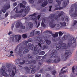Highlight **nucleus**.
<instances>
[{
    "label": "nucleus",
    "instance_id": "f257e3e1",
    "mask_svg": "<svg viewBox=\"0 0 77 77\" xmlns=\"http://www.w3.org/2000/svg\"><path fill=\"white\" fill-rule=\"evenodd\" d=\"M6 70V67L3 66L0 69V72H2V75L4 77H14L15 75V73L14 71V70H13L12 72V74H9L8 75V74L6 72H5V70Z\"/></svg>",
    "mask_w": 77,
    "mask_h": 77
},
{
    "label": "nucleus",
    "instance_id": "f03ea898",
    "mask_svg": "<svg viewBox=\"0 0 77 77\" xmlns=\"http://www.w3.org/2000/svg\"><path fill=\"white\" fill-rule=\"evenodd\" d=\"M75 38L73 37H69L68 39V43L67 44V46L69 47H75L76 46V41Z\"/></svg>",
    "mask_w": 77,
    "mask_h": 77
},
{
    "label": "nucleus",
    "instance_id": "7ed1b4c3",
    "mask_svg": "<svg viewBox=\"0 0 77 77\" xmlns=\"http://www.w3.org/2000/svg\"><path fill=\"white\" fill-rule=\"evenodd\" d=\"M57 50H60V49H66V44L65 43H63L60 45L58 44L56 47Z\"/></svg>",
    "mask_w": 77,
    "mask_h": 77
},
{
    "label": "nucleus",
    "instance_id": "20e7f679",
    "mask_svg": "<svg viewBox=\"0 0 77 77\" xmlns=\"http://www.w3.org/2000/svg\"><path fill=\"white\" fill-rule=\"evenodd\" d=\"M36 15V13H34L33 14L31 15H29V17H30V20H32V21H35V24H36V26H37V28H38L39 26H40V23L39 22L38 23V24L37 22V21H36V19L35 18H33V16H35Z\"/></svg>",
    "mask_w": 77,
    "mask_h": 77
},
{
    "label": "nucleus",
    "instance_id": "39448f33",
    "mask_svg": "<svg viewBox=\"0 0 77 77\" xmlns=\"http://www.w3.org/2000/svg\"><path fill=\"white\" fill-rule=\"evenodd\" d=\"M56 2H57L58 5H55V7L56 8L54 9V11H56L57 10H61L63 9V7H60V4H61V2L60 0H56Z\"/></svg>",
    "mask_w": 77,
    "mask_h": 77
},
{
    "label": "nucleus",
    "instance_id": "423d86ee",
    "mask_svg": "<svg viewBox=\"0 0 77 77\" xmlns=\"http://www.w3.org/2000/svg\"><path fill=\"white\" fill-rule=\"evenodd\" d=\"M29 67L30 69H32L31 73H32V74H34V73H35L36 69H35V68H36V65L34 64H31L29 66Z\"/></svg>",
    "mask_w": 77,
    "mask_h": 77
},
{
    "label": "nucleus",
    "instance_id": "0eeeda50",
    "mask_svg": "<svg viewBox=\"0 0 77 77\" xmlns=\"http://www.w3.org/2000/svg\"><path fill=\"white\" fill-rule=\"evenodd\" d=\"M3 8L4 9L2 8V9L1 11L3 13H5L6 12V10L10 8V5L9 4L8 5L5 4V5L3 6Z\"/></svg>",
    "mask_w": 77,
    "mask_h": 77
},
{
    "label": "nucleus",
    "instance_id": "6e6552de",
    "mask_svg": "<svg viewBox=\"0 0 77 77\" xmlns=\"http://www.w3.org/2000/svg\"><path fill=\"white\" fill-rule=\"evenodd\" d=\"M20 26L22 29H25V26L23 25L22 24L20 23V22H17L16 24V28H19Z\"/></svg>",
    "mask_w": 77,
    "mask_h": 77
},
{
    "label": "nucleus",
    "instance_id": "1a4fd4ad",
    "mask_svg": "<svg viewBox=\"0 0 77 77\" xmlns=\"http://www.w3.org/2000/svg\"><path fill=\"white\" fill-rule=\"evenodd\" d=\"M56 51L55 50H53L51 52V54L50 56L52 57L53 58H56L57 57L56 54Z\"/></svg>",
    "mask_w": 77,
    "mask_h": 77
},
{
    "label": "nucleus",
    "instance_id": "9d476101",
    "mask_svg": "<svg viewBox=\"0 0 77 77\" xmlns=\"http://www.w3.org/2000/svg\"><path fill=\"white\" fill-rule=\"evenodd\" d=\"M72 54V53H71V52H69V51L68 50H66L65 54H64V56H65L66 59H67V57H68L69 56L71 55Z\"/></svg>",
    "mask_w": 77,
    "mask_h": 77
},
{
    "label": "nucleus",
    "instance_id": "9b49d317",
    "mask_svg": "<svg viewBox=\"0 0 77 77\" xmlns=\"http://www.w3.org/2000/svg\"><path fill=\"white\" fill-rule=\"evenodd\" d=\"M54 19H52L49 23V25L51 28H54L56 26V24H54Z\"/></svg>",
    "mask_w": 77,
    "mask_h": 77
},
{
    "label": "nucleus",
    "instance_id": "f8f14e48",
    "mask_svg": "<svg viewBox=\"0 0 77 77\" xmlns=\"http://www.w3.org/2000/svg\"><path fill=\"white\" fill-rule=\"evenodd\" d=\"M14 37L16 39V42H19L20 40L21 39V35H15L14 36Z\"/></svg>",
    "mask_w": 77,
    "mask_h": 77
},
{
    "label": "nucleus",
    "instance_id": "ddd939ff",
    "mask_svg": "<svg viewBox=\"0 0 77 77\" xmlns=\"http://www.w3.org/2000/svg\"><path fill=\"white\" fill-rule=\"evenodd\" d=\"M57 57H56L57 58V59H55L54 60H52V63H59V62L60 61V57H58V56H57Z\"/></svg>",
    "mask_w": 77,
    "mask_h": 77
},
{
    "label": "nucleus",
    "instance_id": "4468645a",
    "mask_svg": "<svg viewBox=\"0 0 77 77\" xmlns=\"http://www.w3.org/2000/svg\"><path fill=\"white\" fill-rule=\"evenodd\" d=\"M26 62H28L27 64H29V63H35L36 61L35 60H33L32 61H31L29 60V59H28L26 60Z\"/></svg>",
    "mask_w": 77,
    "mask_h": 77
},
{
    "label": "nucleus",
    "instance_id": "2eb2a0df",
    "mask_svg": "<svg viewBox=\"0 0 77 77\" xmlns=\"http://www.w3.org/2000/svg\"><path fill=\"white\" fill-rule=\"evenodd\" d=\"M28 49H31L32 50H33V48H34V45H32L30 43H29L28 45Z\"/></svg>",
    "mask_w": 77,
    "mask_h": 77
},
{
    "label": "nucleus",
    "instance_id": "dca6fc26",
    "mask_svg": "<svg viewBox=\"0 0 77 77\" xmlns=\"http://www.w3.org/2000/svg\"><path fill=\"white\" fill-rule=\"evenodd\" d=\"M29 11H30V8H29V7H27L25 8L24 10V13L25 14H27L29 12Z\"/></svg>",
    "mask_w": 77,
    "mask_h": 77
},
{
    "label": "nucleus",
    "instance_id": "f3484780",
    "mask_svg": "<svg viewBox=\"0 0 77 77\" xmlns=\"http://www.w3.org/2000/svg\"><path fill=\"white\" fill-rule=\"evenodd\" d=\"M48 4V1L47 0H45L43 3L42 5V7L43 8L45 7V6H47Z\"/></svg>",
    "mask_w": 77,
    "mask_h": 77
},
{
    "label": "nucleus",
    "instance_id": "a211bd4d",
    "mask_svg": "<svg viewBox=\"0 0 77 77\" xmlns=\"http://www.w3.org/2000/svg\"><path fill=\"white\" fill-rule=\"evenodd\" d=\"M57 13H59L58 15V17H61L62 15H63L64 14L63 12L61 11H58Z\"/></svg>",
    "mask_w": 77,
    "mask_h": 77
},
{
    "label": "nucleus",
    "instance_id": "6ab92c4d",
    "mask_svg": "<svg viewBox=\"0 0 77 77\" xmlns=\"http://www.w3.org/2000/svg\"><path fill=\"white\" fill-rule=\"evenodd\" d=\"M56 16V15L54 14H51L48 17V18L50 19H53V18H54Z\"/></svg>",
    "mask_w": 77,
    "mask_h": 77
},
{
    "label": "nucleus",
    "instance_id": "aec40b11",
    "mask_svg": "<svg viewBox=\"0 0 77 77\" xmlns=\"http://www.w3.org/2000/svg\"><path fill=\"white\" fill-rule=\"evenodd\" d=\"M11 65L10 64H8V65L6 66L7 68H8V71L9 72H11L12 71V69L10 68Z\"/></svg>",
    "mask_w": 77,
    "mask_h": 77
},
{
    "label": "nucleus",
    "instance_id": "412c9836",
    "mask_svg": "<svg viewBox=\"0 0 77 77\" xmlns=\"http://www.w3.org/2000/svg\"><path fill=\"white\" fill-rule=\"evenodd\" d=\"M24 69H25V71H26L28 73H30V69L27 66L25 67Z\"/></svg>",
    "mask_w": 77,
    "mask_h": 77
},
{
    "label": "nucleus",
    "instance_id": "4be33fe9",
    "mask_svg": "<svg viewBox=\"0 0 77 77\" xmlns=\"http://www.w3.org/2000/svg\"><path fill=\"white\" fill-rule=\"evenodd\" d=\"M28 26L29 28L32 29L33 26V23L31 22H29L28 24Z\"/></svg>",
    "mask_w": 77,
    "mask_h": 77
},
{
    "label": "nucleus",
    "instance_id": "5701e85b",
    "mask_svg": "<svg viewBox=\"0 0 77 77\" xmlns=\"http://www.w3.org/2000/svg\"><path fill=\"white\" fill-rule=\"evenodd\" d=\"M36 60H41L42 59V57L41 56H38L36 58Z\"/></svg>",
    "mask_w": 77,
    "mask_h": 77
},
{
    "label": "nucleus",
    "instance_id": "b1692460",
    "mask_svg": "<svg viewBox=\"0 0 77 77\" xmlns=\"http://www.w3.org/2000/svg\"><path fill=\"white\" fill-rule=\"evenodd\" d=\"M45 41L48 45H50V44H51V41L49 40L45 39Z\"/></svg>",
    "mask_w": 77,
    "mask_h": 77
},
{
    "label": "nucleus",
    "instance_id": "393cba45",
    "mask_svg": "<svg viewBox=\"0 0 77 77\" xmlns=\"http://www.w3.org/2000/svg\"><path fill=\"white\" fill-rule=\"evenodd\" d=\"M68 72V69H66V70H64L62 72H60L59 73V75H61L62 74H65L66 72Z\"/></svg>",
    "mask_w": 77,
    "mask_h": 77
},
{
    "label": "nucleus",
    "instance_id": "a878e982",
    "mask_svg": "<svg viewBox=\"0 0 77 77\" xmlns=\"http://www.w3.org/2000/svg\"><path fill=\"white\" fill-rule=\"evenodd\" d=\"M68 35H65L64 36H63V41H65V40H66V39H67V38H68Z\"/></svg>",
    "mask_w": 77,
    "mask_h": 77
},
{
    "label": "nucleus",
    "instance_id": "bb28decb",
    "mask_svg": "<svg viewBox=\"0 0 77 77\" xmlns=\"http://www.w3.org/2000/svg\"><path fill=\"white\" fill-rule=\"evenodd\" d=\"M47 62L48 63H53V59H51L48 60L47 61Z\"/></svg>",
    "mask_w": 77,
    "mask_h": 77
},
{
    "label": "nucleus",
    "instance_id": "cd10ccee",
    "mask_svg": "<svg viewBox=\"0 0 77 77\" xmlns=\"http://www.w3.org/2000/svg\"><path fill=\"white\" fill-rule=\"evenodd\" d=\"M48 48V45H44L42 47V50H45V49H47Z\"/></svg>",
    "mask_w": 77,
    "mask_h": 77
},
{
    "label": "nucleus",
    "instance_id": "c85d7f7f",
    "mask_svg": "<svg viewBox=\"0 0 77 77\" xmlns=\"http://www.w3.org/2000/svg\"><path fill=\"white\" fill-rule=\"evenodd\" d=\"M38 48V46L36 45V46L34 47V45L33 50H32L33 51H37Z\"/></svg>",
    "mask_w": 77,
    "mask_h": 77
},
{
    "label": "nucleus",
    "instance_id": "c756f323",
    "mask_svg": "<svg viewBox=\"0 0 77 77\" xmlns=\"http://www.w3.org/2000/svg\"><path fill=\"white\" fill-rule=\"evenodd\" d=\"M60 23L62 26H66V23L64 22L63 23L60 22Z\"/></svg>",
    "mask_w": 77,
    "mask_h": 77
},
{
    "label": "nucleus",
    "instance_id": "7c9ffc66",
    "mask_svg": "<svg viewBox=\"0 0 77 77\" xmlns=\"http://www.w3.org/2000/svg\"><path fill=\"white\" fill-rule=\"evenodd\" d=\"M52 36H53V37H57V36H58V32H55V34L52 35Z\"/></svg>",
    "mask_w": 77,
    "mask_h": 77
},
{
    "label": "nucleus",
    "instance_id": "2f4dec72",
    "mask_svg": "<svg viewBox=\"0 0 77 77\" xmlns=\"http://www.w3.org/2000/svg\"><path fill=\"white\" fill-rule=\"evenodd\" d=\"M71 16L72 17H75L77 16V13H74L73 14H71Z\"/></svg>",
    "mask_w": 77,
    "mask_h": 77
},
{
    "label": "nucleus",
    "instance_id": "473e14b6",
    "mask_svg": "<svg viewBox=\"0 0 77 77\" xmlns=\"http://www.w3.org/2000/svg\"><path fill=\"white\" fill-rule=\"evenodd\" d=\"M20 8H22L23 7V8H26V6L24 5L22 3H20Z\"/></svg>",
    "mask_w": 77,
    "mask_h": 77
},
{
    "label": "nucleus",
    "instance_id": "72a5a7b5",
    "mask_svg": "<svg viewBox=\"0 0 77 77\" xmlns=\"http://www.w3.org/2000/svg\"><path fill=\"white\" fill-rule=\"evenodd\" d=\"M26 61L25 60H23V62H19V64H20V65H23V64H24V63H26Z\"/></svg>",
    "mask_w": 77,
    "mask_h": 77
},
{
    "label": "nucleus",
    "instance_id": "f704fd0d",
    "mask_svg": "<svg viewBox=\"0 0 77 77\" xmlns=\"http://www.w3.org/2000/svg\"><path fill=\"white\" fill-rule=\"evenodd\" d=\"M29 49H25L24 51H23V54H26V53H28L29 52Z\"/></svg>",
    "mask_w": 77,
    "mask_h": 77
},
{
    "label": "nucleus",
    "instance_id": "c9c22d12",
    "mask_svg": "<svg viewBox=\"0 0 77 77\" xmlns=\"http://www.w3.org/2000/svg\"><path fill=\"white\" fill-rule=\"evenodd\" d=\"M52 41L53 42H57L58 41L57 38H54L52 39Z\"/></svg>",
    "mask_w": 77,
    "mask_h": 77
},
{
    "label": "nucleus",
    "instance_id": "e433bc0d",
    "mask_svg": "<svg viewBox=\"0 0 77 77\" xmlns=\"http://www.w3.org/2000/svg\"><path fill=\"white\" fill-rule=\"evenodd\" d=\"M15 9H16V10L15 11L16 13H18V12H19V11H18V8L17 7H16L13 10V11H15Z\"/></svg>",
    "mask_w": 77,
    "mask_h": 77
},
{
    "label": "nucleus",
    "instance_id": "4c0bfd02",
    "mask_svg": "<svg viewBox=\"0 0 77 77\" xmlns=\"http://www.w3.org/2000/svg\"><path fill=\"white\" fill-rule=\"evenodd\" d=\"M45 33H50V34H52V32L50 31H45Z\"/></svg>",
    "mask_w": 77,
    "mask_h": 77
},
{
    "label": "nucleus",
    "instance_id": "58836bf2",
    "mask_svg": "<svg viewBox=\"0 0 77 77\" xmlns=\"http://www.w3.org/2000/svg\"><path fill=\"white\" fill-rule=\"evenodd\" d=\"M63 5L64 7H66V6L67 5V2L64 1L63 2Z\"/></svg>",
    "mask_w": 77,
    "mask_h": 77
},
{
    "label": "nucleus",
    "instance_id": "ea45409f",
    "mask_svg": "<svg viewBox=\"0 0 77 77\" xmlns=\"http://www.w3.org/2000/svg\"><path fill=\"white\" fill-rule=\"evenodd\" d=\"M31 42V40H30V39H29L27 40V41H25L24 42H25L26 44H27L28 42Z\"/></svg>",
    "mask_w": 77,
    "mask_h": 77
},
{
    "label": "nucleus",
    "instance_id": "a19ab883",
    "mask_svg": "<svg viewBox=\"0 0 77 77\" xmlns=\"http://www.w3.org/2000/svg\"><path fill=\"white\" fill-rule=\"evenodd\" d=\"M65 20V21H69V17H68V16H66Z\"/></svg>",
    "mask_w": 77,
    "mask_h": 77
},
{
    "label": "nucleus",
    "instance_id": "79ce46f5",
    "mask_svg": "<svg viewBox=\"0 0 77 77\" xmlns=\"http://www.w3.org/2000/svg\"><path fill=\"white\" fill-rule=\"evenodd\" d=\"M45 54V52L44 51H42L41 52H40L39 53V54L40 55H44Z\"/></svg>",
    "mask_w": 77,
    "mask_h": 77
},
{
    "label": "nucleus",
    "instance_id": "37998d69",
    "mask_svg": "<svg viewBox=\"0 0 77 77\" xmlns=\"http://www.w3.org/2000/svg\"><path fill=\"white\" fill-rule=\"evenodd\" d=\"M35 77H40L41 76V74H37L35 75Z\"/></svg>",
    "mask_w": 77,
    "mask_h": 77
},
{
    "label": "nucleus",
    "instance_id": "c03bdc74",
    "mask_svg": "<svg viewBox=\"0 0 77 77\" xmlns=\"http://www.w3.org/2000/svg\"><path fill=\"white\" fill-rule=\"evenodd\" d=\"M40 42L42 44H44L45 43V41L42 40H40Z\"/></svg>",
    "mask_w": 77,
    "mask_h": 77
},
{
    "label": "nucleus",
    "instance_id": "a18cd8bd",
    "mask_svg": "<svg viewBox=\"0 0 77 77\" xmlns=\"http://www.w3.org/2000/svg\"><path fill=\"white\" fill-rule=\"evenodd\" d=\"M22 36L23 38H26L27 37V35L25 34H23Z\"/></svg>",
    "mask_w": 77,
    "mask_h": 77
},
{
    "label": "nucleus",
    "instance_id": "49530a36",
    "mask_svg": "<svg viewBox=\"0 0 77 77\" xmlns=\"http://www.w3.org/2000/svg\"><path fill=\"white\" fill-rule=\"evenodd\" d=\"M35 35H39V31H36L35 32Z\"/></svg>",
    "mask_w": 77,
    "mask_h": 77
},
{
    "label": "nucleus",
    "instance_id": "de8ad7c7",
    "mask_svg": "<svg viewBox=\"0 0 77 77\" xmlns=\"http://www.w3.org/2000/svg\"><path fill=\"white\" fill-rule=\"evenodd\" d=\"M51 73L53 75H55L56 73V71L55 70H54L51 72Z\"/></svg>",
    "mask_w": 77,
    "mask_h": 77
},
{
    "label": "nucleus",
    "instance_id": "09e8293b",
    "mask_svg": "<svg viewBox=\"0 0 77 77\" xmlns=\"http://www.w3.org/2000/svg\"><path fill=\"white\" fill-rule=\"evenodd\" d=\"M42 26V27H45V25L44 23V22L42 21V23H41Z\"/></svg>",
    "mask_w": 77,
    "mask_h": 77
},
{
    "label": "nucleus",
    "instance_id": "8fccbe9b",
    "mask_svg": "<svg viewBox=\"0 0 77 77\" xmlns=\"http://www.w3.org/2000/svg\"><path fill=\"white\" fill-rule=\"evenodd\" d=\"M34 35V31L33 32H31L30 34V36L32 37V36H33Z\"/></svg>",
    "mask_w": 77,
    "mask_h": 77
},
{
    "label": "nucleus",
    "instance_id": "3c124183",
    "mask_svg": "<svg viewBox=\"0 0 77 77\" xmlns=\"http://www.w3.org/2000/svg\"><path fill=\"white\" fill-rule=\"evenodd\" d=\"M63 33H62L61 31H60L58 32L59 36H62V35H63Z\"/></svg>",
    "mask_w": 77,
    "mask_h": 77
},
{
    "label": "nucleus",
    "instance_id": "603ef678",
    "mask_svg": "<svg viewBox=\"0 0 77 77\" xmlns=\"http://www.w3.org/2000/svg\"><path fill=\"white\" fill-rule=\"evenodd\" d=\"M52 69L51 68V67H48V69H46L45 71H51Z\"/></svg>",
    "mask_w": 77,
    "mask_h": 77
},
{
    "label": "nucleus",
    "instance_id": "864d4df0",
    "mask_svg": "<svg viewBox=\"0 0 77 77\" xmlns=\"http://www.w3.org/2000/svg\"><path fill=\"white\" fill-rule=\"evenodd\" d=\"M11 40H12V42H14V41H15V39L14 38V37H11Z\"/></svg>",
    "mask_w": 77,
    "mask_h": 77
},
{
    "label": "nucleus",
    "instance_id": "5fc2aeb1",
    "mask_svg": "<svg viewBox=\"0 0 77 77\" xmlns=\"http://www.w3.org/2000/svg\"><path fill=\"white\" fill-rule=\"evenodd\" d=\"M39 72L42 73H44V69H41L39 71Z\"/></svg>",
    "mask_w": 77,
    "mask_h": 77
},
{
    "label": "nucleus",
    "instance_id": "6e6d98bb",
    "mask_svg": "<svg viewBox=\"0 0 77 77\" xmlns=\"http://www.w3.org/2000/svg\"><path fill=\"white\" fill-rule=\"evenodd\" d=\"M24 12V9H21L19 11L18 13H22V12Z\"/></svg>",
    "mask_w": 77,
    "mask_h": 77
},
{
    "label": "nucleus",
    "instance_id": "4d7b16f0",
    "mask_svg": "<svg viewBox=\"0 0 77 77\" xmlns=\"http://www.w3.org/2000/svg\"><path fill=\"white\" fill-rule=\"evenodd\" d=\"M74 11V8H71L69 10V12L71 13V12H72Z\"/></svg>",
    "mask_w": 77,
    "mask_h": 77
},
{
    "label": "nucleus",
    "instance_id": "13d9d810",
    "mask_svg": "<svg viewBox=\"0 0 77 77\" xmlns=\"http://www.w3.org/2000/svg\"><path fill=\"white\" fill-rule=\"evenodd\" d=\"M77 21L75 20V21H74V23H73V24L72 25V26H75V25L76 24H77Z\"/></svg>",
    "mask_w": 77,
    "mask_h": 77
},
{
    "label": "nucleus",
    "instance_id": "bf43d9fd",
    "mask_svg": "<svg viewBox=\"0 0 77 77\" xmlns=\"http://www.w3.org/2000/svg\"><path fill=\"white\" fill-rule=\"evenodd\" d=\"M75 70V68H74V67L73 66L72 67V72L73 74H74V70Z\"/></svg>",
    "mask_w": 77,
    "mask_h": 77
},
{
    "label": "nucleus",
    "instance_id": "052dcab7",
    "mask_svg": "<svg viewBox=\"0 0 77 77\" xmlns=\"http://www.w3.org/2000/svg\"><path fill=\"white\" fill-rule=\"evenodd\" d=\"M13 69H14V71H15L16 74H17V70H16V67H14L13 68Z\"/></svg>",
    "mask_w": 77,
    "mask_h": 77
},
{
    "label": "nucleus",
    "instance_id": "680f3d73",
    "mask_svg": "<svg viewBox=\"0 0 77 77\" xmlns=\"http://www.w3.org/2000/svg\"><path fill=\"white\" fill-rule=\"evenodd\" d=\"M65 16H64V15L62 16L61 17V20H64V19H65Z\"/></svg>",
    "mask_w": 77,
    "mask_h": 77
},
{
    "label": "nucleus",
    "instance_id": "e2e57ef3",
    "mask_svg": "<svg viewBox=\"0 0 77 77\" xmlns=\"http://www.w3.org/2000/svg\"><path fill=\"white\" fill-rule=\"evenodd\" d=\"M46 76L47 77H51V75H50L48 73H46Z\"/></svg>",
    "mask_w": 77,
    "mask_h": 77
},
{
    "label": "nucleus",
    "instance_id": "0e129e2a",
    "mask_svg": "<svg viewBox=\"0 0 77 77\" xmlns=\"http://www.w3.org/2000/svg\"><path fill=\"white\" fill-rule=\"evenodd\" d=\"M27 56H28V58H32V56H30V54H28Z\"/></svg>",
    "mask_w": 77,
    "mask_h": 77
},
{
    "label": "nucleus",
    "instance_id": "69168bd1",
    "mask_svg": "<svg viewBox=\"0 0 77 77\" xmlns=\"http://www.w3.org/2000/svg\"><path fill=\"white\" fill-rule=\"evenodd\" d=\"M29 2L30 3H34V0H29Z\"/></svg>",
    "mask_w": 77,
    "mask_h": 77
},
{
    "label": "nucleus",
    "instance_id": "338daca9",
    "mask_svg": "<svg viewBox=\"0 0 77 77\" xmlns=\"http://www.w3.org/2000/svg\"><path fill=\"white\" fill-rule=\"evenodd\" d=\"M22 3L23 5H27V2L25 1H23Z\"/></svg>",
    "mask_w": 77,
    "mask_h": 77
},
{
    "label": "nucleus",
    "instance_id": "774afa93",
    "mask_svg": "<svg viewBox=\"0 0 77 77\" xmlns=\"http://www.w3.org/2000/svg\"><path fill=\"white\" fill-rule=\"evenodd\" d=\"M48 2L49 3H53V0H48Z\"/></svg>",
    "mask_w": 77,
    "mask_h": 77
}]
</instances>
